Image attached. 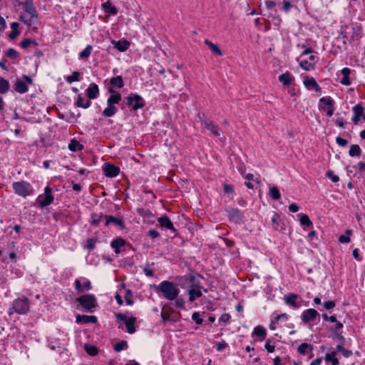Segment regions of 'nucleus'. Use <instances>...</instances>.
Returning <instances> with one entry per match:
<instances>
[{
  "mask_svg": "<svg viewBox=\"0 0 365 365\" xmlns=\"http://www.w3.org/2000/svg\"><path fill=\"white\" fill-rule=\"evenodd\" d=\"M22 6L26 14L21 15L19 19L30 26L37 21L38 13L34 6L33 0H25Z\"/></svg>",
  "mask_w": 365,
  "mask_h": 365,
  "instance_id": "1",
  "label": "nucleus"
},
{
  "mask_svg": "<svg viewBox=\"0 0 365 365\" xmlns=\"http://www.w3.org/2000/svg\"><path fill=\"white\" fill-rule=\"evenodd\" d=\"M158 289L164 298L170 301L175 300L180 293L179 289L175 287L174 283L169 281L162 282L158 286Z\"/></svg>",
  "mask_w": 365,
  "mask_h": 365,
  "instance_id": "2",
  "label": "nucleus"
},
{
  "mask_svg": "<svg viewBox=\"0 0 365 365\" xmlns=\"http://www.w3.org/2000/svg\"><path fill=\"white\" fill-rule=\"evenodd\" d=\"M77 301L84 312H92V309L97 307L96 299L92 294H83L77 298Z\"/></svg>",
  "mask_w": 365,
  "mask_h": 365,
  "instance_id": "3",
  "label": "nucleus"
},
{
  "mask_svg": "<svg viewBox=\"0 0 365 365\" xmlns=\"http://www.w3.org/2000/svg\"><path fill=\"white\" fill-rule=\"evenodd\" d=\"M30 302L26 297L15 299L12 304V309L19 314H25L29 312Z\"/></svg>",
  "mask_w": 365,
  "mask_h": 365,
  "instance_id": "4",
  "label": "nucleus"
},
{
  "mask_svg": "<svg viewBox=\"0 0 365 365\" xmlns=\"http://www.w3.org/2000/svg\"><path fill=\"white\" fill-rule=\"evenodd\" d=\"M13 188L16 193L23 197L28 196L31 192L30 184L24 181L14 182Z\"/></svg>",
  "mask_w": 365,
  "mask_h": 365,
  "instance_id": "5",
  "label": "nucleus"
},
{
  "mask_svg": "<svg viewBox=\"0 0 365 365\" xmlns=\"http://www.w3.org/2000/svg\"><path fill=\"white\" fill-rule=\"evenodd\" d=\"M126 104L132 107L134 110L142 108L145 106V102L143 98L138 95H130L126 97Z\"/></svg>",
  "mask_w": 365,
  "mask_h": 365,
  "instance_id": "6",
  "label": "nucleus"
},
{
  "mask_svg": "<svg viewBox=\"0 0 365 365\" xmlns=\"http://www.w3.org/2000/svg\"><path fill=\"white\" fill-rule=\"evenodd\" d=\"M53 201V197L52 195L51 188L46 187L44 190V194L39 195L37 198V202L40 207H43L51 205Z\"/></svg>",
  "mask_w": 365,
  "mask_h": 365,
  "instance_id": "7",
  "label": "nucleus"
},
{
  "mask_svg": "<svg viewBox=\"0 0 365 365\" xmlns=\"http://www.w3.org/2000/svg\"><path fill=\"white\" fill-rule=\"evenodd\" d=\"M319 109L327 113V115L331 117L334 110L333 101L330 97H323L319 100Z\"/></svg>",
  "mask_w": 365,
  "mask_h": 365,
  "instance_id": "8",
  "label": "nucleus"
},
{
  "mask_svg": "<svg viewBox=\"0 0 365 365\" xmlns=\"http://www.w3.org/2000/svg\"><path fill=\"white\" fill-rule=\"evenodd\" d=\"M353 111L354 113V115L352 118V121L355 125L359 124L361 118L363 119L364 121H365V113L364 110V108L362 106L358 104L355 106L353 108Z\"/></svg>",
  "mask_w": 365,
  "mask_h": 365,
  "instance_id": "9",
  "label": "nucleus"
},
{
  "mask_svg": "<svg viewBox=\"0 0 365 365\" xmlns=\"http://www.w3.org/2000/svg\"><path fill=\"white\" fill-rule=\"evenodd\" d=\"M202 124L208 129L212 135L219 137L220 135V128L217 124L206 118L202 120Z\"/></svg>",
  "mask_w": 365,
  "mask_h": 365,
  "instance_id": "10",
  "label": "nucleus"
},
{
  "mask_svg": "<svg viewBox=\"0 0 365 365\" xmlns=\"http://www.w3.org/2000/svg\"><path fill=\"white\" fill-rule=\"evenodd\" d=\"M103 171L107 177L113 178L118 175L120 169L118 167L107 163L103 168Z\"/></svg>",
  "mask_w": 365,
  "mask_h": 365,
  "instance_id": "11",
  "label": "nucleus"
},
{
  "mask_svg": "<svg viewBox=\"0 0 365 365\" xmlns=\"http://www.w3.org/2000/svg\"><path fill=\"white\" fill-rule=\"evenodd\" d=\"M195 280V277L192 274H187L180 278L179 280L181 282L182 287H188L189 289L193 287Z\"/></svg>",
  "mask_w": 365,
  "mask_h": 365,
  "instance_id": "12",
  "label": "nucleus"
},
{
  "mask_svg": "<svg viewBox=\"0 0 365 365\" xmlns=\"http://www.w3.org/2000/svg\"><path fill=\"white\" fill-rule=\"evenodd\" d=\"M105 218L106 219L105 225L108 226L110 224H113L115 225L119 226L121 229L125 228V224L122 219L115 217L111 215H106Z\"/></svg>",
  "mask_w": 365,
  "mask_h": 365,
  "instance_id": "13",
  "label": "nucleus"
},
{
  "mask_svg": "<svg viewBox=\"0 0 365 365\" xmlns=\"http://www.w3.org/2000/svg\"><path fill=\"white\" fill-rule=\"evenodd\" d=\"M76 322L78 324H88L97 322V317L96 316L80 315L76 316Z\"/></svg>",
  "mask_w": 365,
  "mask_h": 365,
  "instance_id": "14",
  "label": "nucleus"
},
{
  "mask_svg": "<svg viewBox=\"0 0 365 365\" xmlns=\"http://www.w3.org/2000/svg\"><path fill=\"white\" fill-rule=\"evenodd\" d=\"M318 315V312L314 309H307L303 312L302 320L307 323L313 321Z\"/></svg>",
  "mask_w": 365,
  "mask_h": 365,
  "instance_id": "15",
  "label": "nucleus"
},
{
  "mask_svg": "<svg viewBox=\"0 0 365 365\" xmlns=\"http://www.w3.org/2000/svg\"><path fill=\"white\" fill-rule=\"evenodd\" d=\"M158 221L161 227L175 232L173 222L167 215L159 217Z\"/></svg>",
  "mask_w": 365,
  "mask_h": 365,
  "instance_id": "16",
  "label": "nucleus"
},
{
  "mask_svg": "<svg viewBox=\"0 0 365 365\" xmlns=\"http://www.w3.org/2000/svg\"><path fill=\"white\" fill-rule=\"evenodd\" d=\"M108 91L111 96L108 98L107 103L113 105L118 103L121 100V95L113 88H109Z\"/></svg>",
  "mask_w": 365,
  "mask_h": 365,
  "instance_id": "17",
  "label": "nucleus"
},
{
  "mask_svg": "<svg viewBox=\"0 0 365 365\" xmlns=\"http://www.w3.org/2000/svg\"><path fill=\"white\" fill-rule=\"evenodd\" d=\"M304 86L308 88H314L317 92L320 93L322 89L319 86L318 83H317L316 80L314 78H309L308 77L305 78L304 81Z\"/></svg>",
  "mask_w": 365,
  "mask_h": 365,
  "instance_id": "18",
  "label": "nucleus"
},
{
  "mask_svg": "<svg viewBox=\"0 0 365 365\" xmlns=\"http://www.w3.org/2000/svg\"><path fill=\"white\" fill-rule=\"evenodd\" d=\"M294 80V76L289 72H286L279 76V81L286 86H289Z\"/></svg>",
  "mask_w": 365,
  "mask_h": 365,
  "instance_id": "19",
  "label": "nucleus"
},
{
  "mask_svg": "<svg viewBox=\"0 0 365 365\" xmlns=\"http://www.w3.org/2000/svg\"><path fill=\"white\" fill-rule=\"evenodd\" d=\"M89 99L96 98L99 93L98 87L96 83H91L86 90Z\"/></svg>",
  "mask_w": 365,
  "mask_h": 365,
  "instance_id": "20",
  "label": "nucleus"
},
{
  "mask_svg": "<svg viewBox=\"0 0 365 365\" xmlns=\"http://www.w3.org/2000/svg\"><path fill=\"white\" fill-rule=\"evenodd\" d=\"M125 245V241L122 238H117L111 242V247L114 249L115 252L118 254L121 252L120 248Z\"/></svg>",
  "mask_w": 365,
  "mask_h": 365,
  "instance_id": "21",
  "label": "nucleus"
},
{
  "mask_svg": "<svg viewBox=\"0 0 365 365\" xmlns=\"http://www.w3.org/2000/svg\"><path fill=\"white\" fill-rule=\"evenodd\" d=\"M14 90L19 93H24L28 91V87L25 82L17 80L14 84Z\"/></svg>",
  "mask_w": 365,
  "mask_h": 365,
  "instance_id": "22",
  "label": "nucleus"
},
{
  "mask_svg": "<svg viewBox=\"0 0 365 365\" xmlns=\"http://www.w3.org/2000/svg\"><path fill=\"white\" fill-rule=\"evenodd\" d=\"M228 216L231 220L238 222L242 219V214L238 209H231L228 211Z\"/></svg>",
  "mask_w": 365,
  "mask_h": 365,
  "instance_id": "23",
  "label": "nucleus"
},
{
  "mask_svg": "<svg viewBox=\"0 0 365 365\" xmlns=\"http://www.w3.org/2000/svg\"><path fill=\"white\" fill-rule=\"evenodd\" d=\"M205 43L210 48L213 53L219 56H222V52L217 44L212 43L207 39L205 40Z\"/></svg>",
  "mask_w": 365,
  "mask_h": 365,
  "instance_id": "24",
  "label": "nucleus"
},
{
  "mask_svg": "<svg viewBox=\"0 0 365 365\" xmlns=\"http://www.w3.org/2000/svg\"><path fill=\"white\" fill-rule=\"evenodd\" d=\"M118 110L116 106L113 104H108L107 108L103 111V115L105 117H111L114 115Z\"/></svg>",
  "mask_w": 365,
  "mask_h": 365,
  "instance_id": "25",
  "label": "nucleus"
},
{
  "mask_svg": "<svg viewBox=\"0 0 365 365\" xmlns=\"http://www.w3.org/2000/svg\"><path fill=\"white\" fill-rule=\"evenodd\" d=\"M297 298V294H291L289 295L284 297V301L287 304H289L294 308H297V307H299V305L296 303Z\"/></svg>",
  "mask_w": 365,
  "mask_h": 365,
  "instance_id": "26",
  "label": "nucleus"
},
{
  "mask_svg": "<svg viewBox=\"0 0 365 365\" xmlns=\"http://www.w3.org/2000/svg\"><path fill=\"white\" fill-rule=\"evenodd\" d=\"M188 293L190 295V301L193 302L196 298H198L202 296V292L199 289H196L193 287L188 289Z\"/></svg>",
  "mask_w": 365,
  "mask_h": 365,
  "instance_id": "27",
  "label": "nucleus"
},
{
  "mask_svg": "<svg viewBox=\"0 0 365 365\" xmlns=\"http://www.w3.org/2000/svg\"><path fill=\"white\" fill-rule=\"evenodd\" d=\"M297 350L301 354H306L308 351H313V346L307 343H302L298 346Z\"/></svg>",
  "mask_w": 365,
  "mask_h": 365,
  "instance_id": "28",
  "label": "nucleus"
},
{
  "mask_svg": "<svg viewBox=\"0 0 365 365\" xmlns=\"http://www.w3.org/2000/svg\"><path fill=\"white\" fill-rule=\"evenodd\" d=\"M83 148V145L81 144L75 138L71 140L68 144V148L71 151H77L81 150Z\"/></svg>",
  "mask_w": 365,
  "mask_h": 365,
  "instance_id": "29",
  "label": "nucleus"
},
{
  "mask_svg": "<svg viewBox=\"0 0 365 365\" xmlns=\"http://www.w3.org/2000/svg\"><path fill=\"white\" fill-rule=\"evenodd\" d=\"M136 319L135 317H130L128 319L127 322H125V326L127 328V331L130 334H133L135 332V322Z\"/></svg>",
  "mask_w": 365,
  "mask_h": 365,
  "instance_id": "30",
  "label": "nucleus"
},
{
  "mask_svg": "<svg viewBox=\"0 0 365 365\" xmlns=\"http://www.w3.org/2000/svg\"><path fill=\"white\" fill-rule=\"evenodd\" d=\"M336 351H334L331 353H328L325 355V360L327 361H331L332 365H338L339 362V360L336 358Z\"/></svg>",
  "mask_w": 365,
  "mask_h": 365,
  "instance_id": "31",
  "label": "nucleus"
},
{
  "mask_svg": "<svg viewBox=\"0 0 365 365\" xmlns=\"http://www.w3.org/2000/svg\"><path fill=\"white\" fill-rule=\"evenodd\" d=\"M114 47L120 51H125L128 48L129 43L128 41H113Z\"/></svg>",
  "mask_w": 365,
  "mask_h": 365,
  "instance_id": "32",
  "label": "nucleus"
},
{
  "mask_svg": "<svg viewBox=\"0 0 365 365\" xmlns=\"http://www.w3.org/2000/svg\"><path fill=\"white\" fill-rule=\"evenodd\" d=\"M9 89V83L5 78L0 77V93H6Z\"/></svg>",
  "mask_w": 365,
  "mask_h": 365,
  "instance_id": "33",
  "label": "nucleus"
},
{
  "mask_svg": "<svg viewBox=\"0 0 365 365\" xmlns=\"http://www.w3.org/2000/svg\"><path fill=\"white\" fill-rule=\"evenodd\" d=\"M110 83L119 88H122L124 85L123 78L120 76L112 78L110 81Z\"/></svg>",
  "mask_w": 365,
  "mask_h": 365,
  "instance_id": "34",
  "label": "nucleus"
},
{
  "mask_svg": "<svg viewBox=\"0 0 365 365\" xmlns=\"http://www.w3.org/2000/svg\"><path fill=\"white\" fill-rule=\"evenodd\" d=\"M103 7L110 14L115 15L118 13L117 9L112 6L110 1H107L106 2L103 4Z\"/></svg>",
  "mask_w": 365,
  "mask_h": 365,
  "instance_id": "35",
  "label": "nucleus"
},
{
  "mask_svg": "<svg viewBox=\"0 0 365 365\" xmlns=\"http://www.w3.org/2000/svg\"><path fill=\"white\" fill-rule=\"evenodd\" d=\"M351 157L359 156L361 155V148L358 145H351L349 151Z\"/></svg>",
  "mask_w": 365,
  "mask_h": 365,
  "instance_id": "36",
  "label": "nucleus"
},
{
  "mask_svg": "<svg viewBox=\"0 0 365 365\" xmlns=\"http://www.w3.org/2000/svg\"><path fill=\"white\" fill-rule=\"evenodd\" d=\"M103 217V214L98 215L93 213L91 215V224L94 226H98Z\"/></svg>",
  "mask_w": 365,
  "mask_h": 365,
  "instance_id": "37",
  "label": "nucleus"
},
{
  "mask_svg": "<svg viewBox=\"0 0 365 365\" xmlns=\"http://www.w3.org/2000/svg\"><path fill=\"white\" fill-rule=\"evenodd\" d=\"M269 195L274 200H279L281 197L279 190L275 186H271L269 187Z\"/></svg>",
  "mask_w": 365,
  "mask_h": 365,
  "instance_id": "38",
  "label": "nucleus"
},
{
  "mask_svg": "<svg viewBox=\"0 0 365 365\" xmlns=\"http://www.w3.org/2000/svg\"><path fill=\"white\" fill-rule=\"evenodd\" d=\"M83 101H84L83 98L81 96H78V97L77 98V101H76V106L78 107H81L83 108H88L91 105L90 100H87L85 103Z\"/></svg>",
  "mask_w": 365,
  "mask_h": 365,
  "instance_id": "39",
  "label": "nucleus"
},
{
  "mask_svg": "<svg viewBox=\"0 0 365 365\" xmlns=\"http://www.w3.org/2000/svg\"><path fill=\"white\" fill-rule=\"evenodd\" d=\"M93 51V46L88 45L86 48L79 53V57L82 59L87 58Z\"/></svg>",
  "mask_w": 365,
  "mask_h": 365,
  "instance_id": "40",
  "label": "nucleus"
},
{
  "mask_svg": "<svg viewBox=\"0 0 365 365\" xmlns=\"http://www.w3.org/2000/svg\"><path fill=\"white\" fill-rule=\"evenodd\" d=\"M300 67L304 69V71H309L314 68V66L313 63L309 62L307 60L302 61L299 63Z\"/></svg>",
  "mask_w": 365,
  "mask_h": 365,
  "instance_id": "41",
  "label": "nucleus"
},
{
  "mask_svg": "<svg viewBox=\"0 0 365 365\" xmlns=\"http://www.w3.org/2000/svg\"><path fill=\"white\" fill-rule=\"evenodd\" d=\"M254 334L262 339H264L266 336V330L262 327H257L254 329Z\"/></svg>",
  "mask_w": 365,
  "mask_h": 365,
  "instance_id": "42",
  "label": "nucleus"
},
{
  "mask_svg": "<svg viewBox=\"0 0 365 365\" xmlns=\"http://www.w3.org/2000/svg\"><path fill=\"white\" fill-rule=\"evenodd\" d=\"M299 221L302 225H305L307 227H310L312 225V222L310 220V219L307 215H305V214L302 215L300 217Z\"/></svg>",
  "mask_w": 365,
  "mask_h": 365,
  "instance_id": "43",
  "label": "nucleus"
},
{
  "mask_svg": "<svg viewBox=\"0 0 365 365\" xmlns=\"http://www.w3.org/2000/svg\"><path fill=\"white\" fill-rule=\"evenodd\" d=\"M351 235V231L349 230H347L346 231V234L345 235H341L339 237V241L341 243H348V242H350V235Z\"/></svg>",
  "mask_w": 365,
  "mask_h": 365,
  "instance_id": "44",
  "label": "nucleus"
},
{
  "mask_svg": "<svg viewBox=\"0 0 365 365\" xmlns=\"http://www.w3.org/2000/svg\"><path fill=\"white\" fill-rule=\"evenodd\" d=\"M336 352H341L344 356L349 357L352 354V351L351 350H348L344 349L341 345H337L336 347Z\"/></svg>",
  "mask_w": 365,
  "mask_h": 365,
  "instance_id": "45",
  "label": "nucleus"
},
{
  "mask_svg": "<svg viewBox=\"0 0 365 365\" xmlns=\"http://www.w3.org/2000/svg\"><path fill=\"white\" fill-rule=\"evenodd\" d=\"M128 347L127 342L124 340L117 343L114 346V350L117 352H119L123 349H125Z\"/></svg>",
  "mask_w": 365,
  "mask_h": 365,
  "instance_id": "46",
  "label": "nucleus"
},
{
  "mask_svg": "<svg viewBox=\"0 0 365 365\" xmlns=\"http://www.w3.org/2000/svg\"><path fill=\"white\" fill-rule=\"evenodd\" d=\"M79 76H80V73L78 71H74L72 73V74L71 76L67 77V81L68 83L78 81H79Z\"/></svg>",
  "mask_w": 365,
  "mask_h": 365,
  "instance_id": "47",
  "label": "nucleus"
},
{
  "mask_svg": "<svg viewBox=\"0 0 365 365\" xmlns=\"http://www.w3.org/2000/svg\"><path fill=\"white\" fill-rule=\"evenodd\" d=\"M6 56L10 58L15 59L18 56V52L14 48H9L6 53Z\"/></svg>",
  "mask_w": 365,
  "mask_h": 365,
  "instance_id": "48",
  "label": "nucleus"
},
{
  "mask_svg": "<svg viewBox=\"0 0 365 365\" xmlns=\"http://www.w3.org/2000/svg\"><path fill=\"white\" fill-rule=\"evenodd\" d=\"M86 350L91 356H95L98 354L97 349L93 346L86 345Z\"/></svg>",
  "mask_w": 365,
  "mask_h": 365,
  "instance_id": "49",
  "label": "nucleus"
},
{
  "mask_svg": "<svg viewBox=\"0 0 365 365\" xmlns=\"http://www.w3.org/2000/svg\"><path fill=\"white\" fill-rule=\"evenodd\" d=\"M283 319L284 321H287L288 317H287V314L284 313V314H277L276 315V317H274L273 319V323L274 324H278L279 323V319Z\"/></svg>",
  "mask_w": 365,
  "mask_h": 365,
  "instance_id": "50",
  "label": "nucleus"
},
{
  "mask_svg": "<svg viewBox=\"0 0 365 365\" xmlns=\"http://www.w3.org/2000/svg\"><path fill=\"white\" fill-rule=\"evenodd\" d=\"M31 44H36V43L29 38L24 39L21 43V46L23 48H28Z\"/></svg>",
  "mask_w": 365,
  "mask_h": 365,
  "instance_id": "51",
  "label": "nucleus"
},
{
  "mask_svg": "<svg viewBox=\"0 0 365 365\" xmlns=\"http://www.w3.org/2000/svg\"><path fill=\"white\" fill-rule=\"evenodd\" d=\"M327 176L329 177L334 182H337L339 180V176L336 175L331 170H329L327 173Z\"/></svg>",
  "mask_w": 365,
  "mask_h": 365,
  "instance_id": "52",
  "label": "nucleus"
},
{
  "mask_svg": "<svg viewBox=\"0 0 365 365\" xmlns=\"http://www.w3.org/2000/svg\"><path fill=\"white\" fill-rule=\"evenodd\" d=\"M192 319L195 321L197 324H201L203 322L202 319L200 318V315L198 312H194L192 315Z\"/></svg>",
  "mask_w": 365,
  "mask_h": 365,
  "instance_id": "53",
  "label": "nucleus"
},
{
  "mask_svg": "<svg viewBox=\"0 0 365 365\" xmlns=\"http://www.w3.org/2000/svg\"><path fill=\"white\" fill-rule=\"evenodd\" d=\"M223 188L224 192L226 194H232L234 192V188L232 185L224 184Z\"/></svg>",
  "mask_w": 365,
  "mask_h": 365,
  "instance_id": "54",
  "label": "nucleus"
},
{
  "mask_svg": "<svg viewBox=\"0 0 365 365\" xmlns=\"http://www.w3.org/2000/svg\"><path fill=\"white\" fill-rule=\"evenodd\" d=\"M96 242V240L93 239H88L86 241V248L88 250H93L95 247V244Z\"/></svg>",
  "mask_w": 365,
  "mask_h": 365,
  "instance_id": "55",
  "label": "nucleus"
},
{
  "mask_svg": "<svg viewBox=\"0 0 365 365\" xmlns=\"http://www.w3.org/2000/svg\"><path fill=\"white\" fill-rule=\"evenodd\" d=\"M74 284H75V288L78 291V292L82 293L84 292V289H83V285L81 284L79 279H76Z\"/></svg>",
  "mask_w": 365,
  "mask_h": 365,
  "instance_id": "56",
  "label": "nucleus"
},
{
  "mask_svg": "<svg viewBox=\"0 0 365 365\" xmlns=\"http://www.w3.org/2000/svg\"><path fill=\"white\" fill-rule=\"evenodd\" d=\"M271 340L268 339L265 344V349L268 352L272 353L274 351V346L270 344Z\"/></svg>",
  "mask_w": 365,
  "mask_h": 365,
  "instance_id": "57",
  "label": "nucleus"
},
{
  "mask_svg": "<svg viewBox=\"0 0 365 365\" xmlns=\"http://www.w3.org/2000/svg\"><path fill=\"white\" fill-rule=\"evenodd\" d=\"M335 307V302L333 301H327L324 302V307L326 309H331Z\"/></svg>",
  "mask_w": 365,
  "mask_h": 365,
  "instance_id": "58",
  "label": "nucleus"
},
{
  "mask_svg": "<svg viewBox=\"0 0 365 365\" xmlns=\"http://www.w3.org/2000/svg\"><path fill=\"white\" fill-rule=\"evenodd\" d=\"M148 235L151 238L155 239L159 236V232L155 230H150L148 232Z\"/></svg>",
  "mask_w": 365,
  "mask_h": 365,
  "instance_id": "59",
  "label": "nucleus"
},
{
  "mask_svg": "<svg viewBox=\"0 0 365 365\" xmlns=\"http://www.w3.org/2000/svg\"><path fill=\"white\" fill-rule=\"evenodd\" d=\"M227 346V344L225 341H222L217 344V350L218 351H222Z\"/></svg>",
  "mask_w": 365,
  "mask_h": 365,
  "instance_id": "60",
  "label": "nucleus"
},
{
  "mask_svg": "<svg viewBox=\"0 0 365 365\" xmlns=\"http://www.w3.org/2000/svg\"><path fill=\"white\" fill-rule=\"evenodd\" d=\"M175 307L178 308H182L184 307V301L182 298H176L175 299Z\"/></svg>",
  "mask_w": 365,
  "mask_h": 365,
  "instance_id": "61",
  "label": "nucleus"
},
{
  "mask_svg": "<svg viewBox=\"0 0 365 365\" xmlns=\"http://www.w3.org/2000/svg\"><path fill=\"white\" fill-rule=\"evenodd\" d=\"M115 317L116 318L118 319V320H120L123 322L125 323V322H127L129 318L127 317V316L125 314H121V313H118V314H115Z\"/></svg>",
  "mask_w": 365,
  "mask_h": 365,
  "instance_id": "62",
  "label": "nucleus"
},
{
  "mask_svg": "<svg viewBox=\"0 0 365 365\" xmlns=\"http://www.w3.org/2000/svg\"><path fill=\"white\" fill-rule=\"evenodd\" d=\"M230 317H230V315L229 314H223L220 317V318L219 321H220V322H225V323H226V322H228L230 321Z\"/></svg>",
  "mask_w": 365,
  "mask_h": 365,
  "instance_id": "63",
  "label": "nucleus"
},
{
  "mask_svg": "<svg viewBox=\"0 0 365 365\" xmlns=\"http://www.w3.org/2000/svg\"><path fill=\"white\" fill-rule=\"evenodd\" d=\"M336 141L337 144L339 145L340 146H345L348 143L346 140H345L341 137H337L336 138Z\"/></svg>",
  "mask_w": 365,
  "mask_h": 365,
  "instance_id": "64",
  "label": "nucleus"
}]
</instances>
